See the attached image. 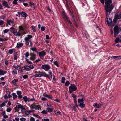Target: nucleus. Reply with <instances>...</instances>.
Listing matches in <instances>:
<instances>
[{"instance_id": "nucleus-56", "label": "nucleus", "mask_w": 121, "mask_h": 121, "mask_svg": "<svg viewBox=\"0 0 121 121\" xmlns=\"http://www.w3.org/2000/svg\"><path fill=\"white\" fill-rule=\"evenodd\" d=\"M29 55V54L28 52H26L25 54L26 57H27Z\"/></svg>"}, {"instance_id": "nucleus-11", "label": "nucleus", "mask_w": 121, "mask_h": 121, "mask_svg": "<svg viewBox=\"0 0 121 121\" xmlns=\"http://www.w3.org/2000/svg\"><path fill=\"white\" fill-rule=\"evenodd\" d=\"M30 56H31L30 59L31 60H33L36 58V55L33 53H30Z\"/></svg>"}, {"instance_id": "nucleus-30", "label": "nucleus", "mask_w": 121, "mask_h": 121, "mask_svg": "<svg viewBox=\"0 0 121 121\" xmlns=\"http://www.w3.org/2000/svg\"><path fill=\"white\" fill-rule=\"evenodd\" d=\"M23 108L21 109V112L22 113H25V112H26V110L25 109V108L24 107H23Z\"/></svg>"}, {"instance_id": "nucleus-5", "label": "nucleus", "mask_w": 121, "mask_h": 121, "mask_svg": "<svg viewBox=\"0 0 121 121\" xmlns=\"http://www.w3.org/2000/svg\"><path fill=\"white\" fill-rule=\"evenodd\" d=\"M69 90L70 92L72 93L73 92L76 90V86L75 85L71 84L69 88Z\"/></svg>"}, {"instance_id": "nucleus-49", "label": "nucleus", "mask_w": 121, "mask_h": 121, "mask_svg": "<svg viewBox=\"0 0 121 121\" xmlns=\"http://www.w3.org/2000/svg\"><path fill=\"white\" fill-rule=\"evenodd\" d=\"M20 66H15V65H13V67L15 69H17L18 68H19V67H20Z\"/></svg>"}, {"instance_id": "nucleus-57", "label": "nucleus", "mask_w": 121, "mask_h": 121, "mask_svg": "<svg viewBox=\"0 0 121 121\" xmlns=\"http://www.w3.org/2000/svg\"><path fill=\"white\" fill-rule=\"evenodd\" d=\"M29 66L30 68V70L31 69H33L34 68V66L32 65H30Z\"/></svg>"}, {"instance_id": "nucleus-7", "label": "nucleus", "mask_w": 121, "mask_h": 121, "mask_svg": "<svg viewBox=\"0 0 121 121\" xmlns=\"http://www.w3.org/2000/svg\"><path fill=\"white\" fill-rule=\"evenodd\" d=\"M114 36L116 37L117 35L118 34L119 29L118 26L117 25H116L114 28Z\"/></svg>"}, {"instance_id": "nucleus-27", "label": "nucleus", "mask_w": 121, "mask_h": 121, "mask_svg": "<svg viewBox=\"0 0 121 121\" xmlns=\"http://www.w3.org/2000/svg\"><path fill=\"white\" fill-rule=\"evenodd\" d=\"M12 95L13 97V99L14 100L17 97V95L16 94L14 93H13L12 94Z\"/></svg>"}, {"instance_id": "nucleus-18", "label": "nucleus", "mask_w": 121, "mask_h": 121, "mask_svg": "<svg viewBox=\"0 0 121 121\" xmlns=\"http://www.w3.org/2000/svg\"><path fill=\"white\" fill-rule=\"evenodd\" d=\"M14 22V20H8L7 21V23L8 24L10 25L11 24L13 23Z\"/></svg>"}, {"instance_id": "nucleus-45", "label": "nucleus", "mask_w": 121, "mask_h": 121, "mask_svg": "<svg viewBox=\"0 0 121 121\" xmlns=\"http://www.w3.org/2000/svg\"><path fill=\"white\" fill-rule=\"evenodd\" d=\"M18 0H14L13 2V3L14 4H17V1Z\"/></svg>"}, {"instance_id": "nucleus-62", "label": "nucleus", "mask_w": 121, "mask_h": 121, "mask_svg": "<svg viewBox=\"0 0 121 121\" xmlns=\"http://www.w3.org/2000/svg\"><path fill=\"white\" fill-rule=\"evenodd\" d=\"M28 76L27 75H25L23 76V78L24 79H26L27 78Z\"/></svg>"}, {"instance_id": "nucleus-1", "label": "nucleus", "mask_w": 121, "mask_h": 121, "mask_svg": "<svg viewBox=\"0 0 121 121\" xmlns=\"http://www.w3.org/2000/svg\"><path fill=\"white\" fill-rule=\"evenodd\" d=\"M105 2V10L106 16H108L113 9V5L112 4V0H104Z\"/></svg>"}, {"instance_id": "nucleus-21", "label": "nucleus", "mask_w": 121, "mask_h": 121, "mask_svg": "<svg viewBox=\"0 0 121 121\" xmlns=\"http://www.w3.org/2000/svg\"><path fill=\"white\" fill-rule=\"evenodd\" d=\"M8 39V38H2L0 37V41L3 42L7 40Z\"/></svg>"}, {"instance_id": "nucleus-10", "label": "nucleus", "mask_w": 121, "mask_h": 121, "mask_svg": "<svg viewBox=\"0 0 121 121\" xmlns=\"http://www.w3.org/2000/svg\"><path fill=\"white\" fill-rule=\"evenodd\" d=\"M24 39L25 41V43L26 45L29 46H32V44L30 40Z\"/></svg>"}, {"instance_id": "nucleus-53", "label": "nucleus", "mask_w": 121, "mask_h": 121, "mask_svg": "<svg viewBox=\"0 0 121 121\" xmlns=\"http://www.w3.org/2000/svg\"><path fill=\"white\" fill-rule=\"evenodd\" d=\"M4 23V22L2 20H0V24L1 25H2Z\"/></svg>"}, {"instance_id": "nucleus-26", "label": "nucleus", "mask_w": 121, "mask_h": 121, "mask_svg": "<svg viewBox=\"0 0 121 121\" xmlns=\"http://www.w3.org/2000/svg\"><path fill=\"white\" fill-rule=\"evenodd\" d=\"M79 105L81 108H84L85 106V104L83 103H81L79 104Z\"/></svg>"}, {"instance_id": "nucleus-59", "label": "nucleus", "mask_w": 121, "mask_h": 121, "mask_svg": "<svg viewBox=\"0 0 121 121\" xmlns=\"http://www.w3.org/2000/svg\"><path fill=\"white\" fill-rule=\"evenodd\" d=\"M54 64L55 65L57 66L58 67V62L57 61H55L54 62Z\"/></svg>"}, {"instance_id": "nucleus-51", "label": "nucleus", "mask_w": 121, "mask_h": 121, "mask_svg": "<svg viewBox=\"0 0 121 121\" xmlns=\"http://www.w3.org/2000/svg\"><path fill=\"white\" fill-rule=\"evenodd\" d=\"M41 113L44 114H46L47 113V111L45 110H43L41 112Z\"/></svg>"}, {"instance_id": "nucleus-16", "label": "nucleus", "mask_w": 121, "mask_h": 121, "mask_svg": "<svg viewBox=\"0 0 121 121\" xmlns=\"http://www.w3.org/2000/svg\"><path fill=\"white\" fill-rule=\"evenodd\" d=\"M23 43H22L20 42H18L17 44V47L19 48L22 46L23 45Z\"/></svg>"}, {"instance_id": "nucleus-42", "label": "nucleus", "mask_w": 121, "mask_h": 121, "mask_svg": "<svg viewBox=\"0 0 121 121\" xmlns=\"http://www.w3.org/2000/svg\"><path fill=\"white\" fill-rule=\"evenodd\" d=\"M55 113L56 115L60 114V112L59 111H57L55 112Z\"/></svg>"}, {"instance_id": "nucleus-37", "label": "nucleus", "mask_w": 121, "mask_h": 121, "mask_svg": "<svg viewBox=\"0 0 121 121\" xmlns=\"http://www.w3.org/2000/svg\"><path fill=\"white\" fill-rule=\"evenodd\" d=\"M36 109H37L38 110H40L41 107L39 105H37L36 107Z\"/></svg>"}, {"instance_id": "nucleus-19", "label": "nucleus", "mask_w": 121, "mask_h": 121, "mask_svg": "<svg viewBox=\"0 0 121 121\" xmlns=\"http://www.w3.org/2000/svg\"><path fill=\"white\" fill-rule=\"evenodd\" d=\"M6 72L0 69V75H4L6 73Z\"/></svg>"}, {"instance_id": "nucleus-33", "label": "nucleus", "mask_w": 121, "mask_h": 121, "mask_svg": "<svg viewBox=\"0 0 121 121\" xmlns=\"http://www.w3.org/2000/svg\"><path fill=\"white\" fill-rule=\"evenodd\" d=\"M23 70L22 69L21 67H19V69L18 70V71L19 73H22L23 72Z\"/></svg>"}, {"instance_id": "nucleus-14", "label": "nucleus", "mask_w": 121, "mask_h": 121, "mask_svg": "<svg viewBox=\"0 0 121 121\" xmlns=\"http://www.w3.org/2000/svg\"><path fill=\"white\" fill-rule=\"evenodd\" d=\"M45 55V53L44 51L40 52L39 53V56L40 57L44 56Z\"/></svg>"}, {"instance_id": "nucleus-15", "label": "nucleus", "mask_w": 121, "mask_h": 121, "mask_svg": "<svg viewBox=\"0 0 121 121\" xmlns=\"http://www.w3.org/2000/svg\"><path fill=\"white\" fill-rule=\"evenodd\" d=\"M16 93L18 95V97L20 98H22V95H21V92L19 91H17Z\"/></svg>"}, {"instance_id": "nucleus-20", "label": "nucleus", "mask_w": 121, "mask_h": 121, "mask_svg": "<svg viewBox=\"0 0 121 121\" xmlns=\"http://www.w3.org/2000/svg\"><path fill=\"white\" fill-rule=\"evenodd\" d=\"M78 101L79 104L81 103H83L84 102L83 98L78 99Z\"/></svg>"}, {"instance_id": "nucleus-13", "label": "nucleus", "mask_w": 121, "mask_h": 121, "mask_svg": "<svg viewBox=\"0 0 121 121\" xmlns=\"http://www.w3.org/2000/svg\"><path fill=\"white\" fill-rule=\"evenodd\" d=\"M13 34L14 35L16 36H21V34L19 32H17V30H16L14 31Z\"/></svg>"}, {"instance_id": "nucleus-4", "label": "nucleus", "mask_w": 121, "mask_h": 121, "mask_svg": "<svg viewBox=\"0 0 121 121\" xmlns=\"http://www.w3.org/2000/svg\"><path fill=\"white\" fill-rule=\"evenodd\" d=\"M107 22L108 26H110L111 27H113L115 25V23H112V20L110 18H108L107 20Z\"/></svg>"}, {"instance_id": "nucleus-8", "label": "nucleus", "mask_w": 121, "mask_h": 121, "mask_svg": "<svg viewBox=\"0 0 121 121\" xmlns=\"http://www.w3.org/2000/svg\"><path fill=\"white\" fill-rule=\"evenodd\" d=\"M103 104V102H101L98 104L97 103H94L93 104V106L95 108H99Z\"/></svg>"}, {"instance_id": "nucleus-55", "label": "nucleus", "mask_w": 121, "mask_h": 121, "mask_svg": "<svg viewBox=\"0 0 121 121\" xmlns=\"http://www.w3.org/2000/svg\"><path fill=\"white\" fill-rule=\"evenodd\" d=\"M30 121H35V118L33 117L30 118Z\"/></svg>"}, {"instance_id": "nucleus-40", "label": "nucleus", "mask_w": 121, "mask_h": 121, "mask_svg": "<svg viewBox=\"0 0 121 121\" xmlns=\"http://www.w3.org/2000/svg\"><path fill=\"white\" fill-rule=\"evenodd\" d=\"M70 83L69 81H67L65 83V85L66 86H68L70 84Z\"/></svg>"}, {"instance_id": "nucleus-34", "label": "nucleus", "mask_w": 121, "mask_h": 121, "mask_svg": "<svg viewBox=\"0 0 121 121\" xmlns=\"http://www.w3.org/2000/svg\"><path fill=\"white\" fill-rule=\"evenodd\" d=\"M11 29V32H13V33H14V31L16 30V29H15L13 27H11L10 28Z\"/></svg>"}, {"instance_id": "nucleus-60", "label": "nucleus", "mask_w": 121, "mask_h": 121, "mask_svg": "<svg viewBox=\"0 0 121 121\" xmlns=\"http://www.w3.org/2000/svg\"><path fill=\"white\" fill-rule=\"evenodd\" d=\"M26 60L27 61V62H28V63H29V64H31L32 63L31 62L29 61L28 60V59H26Z\"/></svg>"}, {"instance_id": "nucleus-36", "label": "nucleus", "mask_w": 121, "mask_h": 121, "mask_svg": "<svg viewBox=\"0 0 121 121\" xmlns=\"http://www.w3.org/2000/svg\"><path fill=\"white\" fill-rule=\"evenodd\" d=\"M19 29L20 30L22 31H24V29L23 28L22 26H19Z\"/></svg>"}, {"instance_id": "nucleus-3", "label": "nucleus", "mask_w": 121, "mask_h": 121, "mask_svg": "<svg viewBox=\"0 0 121 121\" xmlns=\"http://www.w3.org/2000/svg\"><path fill=\"white\" fill-rule=\"evenodd\" d=\"M62 14L65 20L66 21H67L68 23L70 24H71L72 22L70 21V20L68 18L64 11H62Z\"/></svg>"}, {"instance_id": "nucleus-12", "label": "nucleus", "mask_w": 121, "mask_h": 121, "mask_svg": "<svg viewBox=\"0 0 121 121\" xmlns=\"http://www.w3.org/2000/svg\"><path fill=\"white\" fill-rule=\"evenodd\" d=\"M18 14L22 16L23 17H24L26 18L27 16V14L25 12H22L21 13L19 12H18Z\"/></svg>"}, {"instance_id": "nucleus-23", "label": "nucleus", "mask_w": 121, "mask_h": 121, "mask_svg": "<svg viewBox=\"0 0 121 121\" xmlns=\"http://www.w3.org/2000/svg\"><path fill=\"white\" fill-rule=\"evenodd\" d=\"M18 80L17 79H15L13 80L12 81V83L14 85L16 86L17 85L16 82Z\"/></svg>"}, {"instance_id": "nucleus-44", "label": "nucleus", "mask_w": 121, "mask_h": 121, "mask_svg": "<svg viewBox=\"0 0 121 121\" xmlns=\"http://www.w3.org/2000/svg\"><path fill=\"white\" fill-rule=\"evenodd\" d=\"M9 31V30L8 29H6L3 30V32L4 33H8Z\"/></svg>"}, {"instance_id": "nucleus-9", "label": "nucleus", "mask_w": 121, "mask_h": 121, "mask_svg": "<svg viewBox=\"0 0 121 121\" xmlns=\"http://www.w3.org/2000/svg\"><path fill=\"white\" fill-rule=\"evenodd\" d=\"M24 107L23 105H21L19 103H17L16 106L15 108V110L17 112H18L19 111L18 108H20L21 109L23 108Z\"/></svg>"}, {"instance_id": "nucleus-38", "label": "nucleus", "mask_w": 121, "mask_h": 121, "mask_svg": "<svg viewBox=\"0 0 121 121\" xmlns=\"http://www.w3.org/2000/svg\"><path fill=\"white\" fill-rule=\"evenodd\" d=\"M13 49H10L9 50L8 52L10 54H12L13 52Z\"/></svg>"}, {"instance_id": "nucleus-63", "label": "nucleus", "mask_w": 121, "mask_h": 121, "mask_svg": "<svg viewBox=\"0 0 121 121\" xmlns=\"http://www.w3.org/2000/svg\"><path fill=\"white\" fill-rule=\"evenodd\" d=\"M41 99L42 100L44 101H45L47 100V99L44 97L42 98Z\"/></svg>"}, {"instance_id": "nucleus-61", "label": "nucleus", "mask_w": 121, "mask_h": 121, "mask_svg": "<svg viewBox=\"0 0 121 121\" xmlns=\"http://www.w3.org/2000/svg\"><path fill=\"white\" fill-rule=\"evenodd\" d=\"M11 110V109L10 108H7L6 111L8 112H10Z\"/></svg>"}, {"instance_id": "nucleus-50", "label": "nucleus", "mask_w": 121, "mask_h": 121, "mask_svg": "<svg viewBox=\"0 0 121 121\" xmlns=\"http://www.w3.org/2000/svg\"><path fill=\"white\" fill-rule=\"evenodd\" d=\"M20 119L21 121H25L26 120V119L24 118L21 117Z\"/></svg>"}, {"instance_id": "nucleus-2", "label": "nucleus", "mask_w": 121, "mask_h": 121, "mask_svg": "<svg viewBox=\"0 0 121 121\" xmlns=\"http://www.w3.org/2000/svg\"><path fill=\"white\" fill-rule=\"evenodd\" d=\"M121 19V13H116L115 15V17L113 19L114 22L115 23L118 19Z\"/></svg>"}, {"instance_id": "nucleus-29", "label": "nucleus", "mask_w": 121, "mask_h": 121, "mask_svg": "<svg viewBox=\"0 0 121 121\" xmlns=\"http://www.w3.org/2000/svg\"><path fill=\"white\" fill-rule=\"evenodd\" d=\"M28 98H27V96H26L24 97L23 98V99L24 100V101L25 102H27L28 101Z\"/></svg>"}, {"instance_id": "nucleus-46", "label": "nucleus", "mask_w": 121, "mask_h": 121, "mask_svg": "<svg viewBox=\"0 0 121 121\" xmlns=\"http://www.w3.org/2000/svg\"><path fill=\"white\" fill-rule=\"evenodd\" d=\"M72 96L74 98V102H75L76 101L75 100V97H76V95H75L73 94H72Z\"/></svg>"}, {"instance_id": "nucleus-41", "label": "nucleus", "mask_w": 121, "mask_h": 121, "mask_svg": "<svg viewBox=\"0 0 121 121\" xmlns=\"http://www.w3.org/2000/svg\"><path fill=\"white\" fill-rule=\"evenodd\" d=\"M31 27L32 29L33 30L34 32H35L36 31L35 28L33 26H32Z\"/></svg>"}, {"instance_id": "nucleus-58", "label": "nucleus", "mask_w": 121, "mask_h": 121, "mask_svg": "<svg viewBox=\"0 0 121 121\" xmlns=\"http://www.w3.org/2000/svg\"><path fill=\"white\" fill-rule=\"evenodd\" d=\"M116 59H120L121 58V56H116Z\"/></svg>"}, {"instance_id": "nucleus-32", "label": "nucleus", "mask_w": 121, "mask_h": 121, "mask_svg": "<svg viewBox=\"0 0 121 121\" xmlns=\"http://www.w3.org/2000/svg\"><path fill=\"white\" fill-rule=\"evenodd\" d=\"M12 73L13 75H14L15 74H17V71L15 69L13 70L12 71Z\"/></svg>"}, {"instance_id": "nucleus-39", "label": "nucleus", "mask_w": 121, "mask_h": 121, "mask_svg": "<svg viewBox=\"0 0 121 121\" xmlns=\"http://www.w3.org/2000/svg\"><path fill=\"white\" fill-rule=\"evenodd\" d=\"M31 49L33 51L36 52L37 49L35 47H33L31 48Z\"/></svg>"}, {"instance_id": "nucleus-47", "label": "nucleus", "mask_w": 121, "mask_h": 121, "mask_svg": "<svg viewBox=\"0 0 121 121\" xmlns=\"http://www.w3.org/2000/svg\"><path fill=\"white\" fill-rule=\"evenodd\" d=\"M5 102H3L0 105V106L1 107H2L5 106Z\"/></svg>"}, {"instance_id": "nucleus-43", "label": "nucleus", "mask_w": 121, "mask_h": 121, "mask_svg": "<svg viewBox=\"0 0 121 121\" xmlns=\"http://www.w3.org/2000/svg\"><path fill=\"white\" fill-rule=\"evenodd\" d=\"M115 42L116 43H117L119 41V38H117L115 39Z\"/></svg>"}, {"instance_id": "nucleus-6", "label": "nucleus", "mask_w": 121, "mask_h": 121, "mask_svg": "<svg viewBox=\"0 0 121 121\" xmlns=\"http://www.w3.org/2000/svg\"><path fill=\"white\" fill-rule=\"evenodd\" d=\"M41 68L42 69L46 71H48L51 68L50 66L47 64L42 65Z\"/></svg>"}, {"instance_id": "nucleus-28", "label": "nucleus", "mask_w": 121, "mask_h": 121, "mask_svg": "<svg viewBox=\"0 0 121 121\" xmlns=\"http://www.w3.org/2000/svg\"><path fill=\"white\" fill-rule=\"evenodd\" d=\"M41 74H42V76H43L44 77H46L47 76H48V75L46 74L45 72L42 71Z\"/></svg>"}, {"instance_id": "nucleus-64", "label": "nucleus", "mask_w": 121, "mask_h": 121, "mask_svg": "<svg viewBox=\"0 0 121 121\" xmlns=\"http://www.w3.org/2000/svg\"><path fill=\"white\" fill-rule=\"evenodd\" d=\"M37 77H40L41 76H42V74H37Z\"/></svg>"}, {"instance_id": "nucleus-31", "label": "nucleus", "mask_w": 121, "mask_h": 121, "mask_svg": "<svg viewBox=\"0 0 121 121\" xmlns=\"http://www.w3.org/2000/svg\"><path fill=\"white\" fill-rule=\"evenodd\" d=\"M37 105H35L34 104H32L31 106L30 107L32 109H36V107Z\"/></svg>"}, {"instance_id": "nucleus-17", "label": "nucleus", "mask_w": 121, "mask_h": 121, "mask_svg": "<svg viewBox=\"0 0 121 121\" xmlns=\"http://www.w3.org/2000/svg\"><path fill=\"white\" fill-rule=\"evenodd\" d=\"M2 5L8 8H10V7L8 5L6 1H4L2 3Z\"/></svg>"}, {"instance_id": "nucleus-24", "label": "nucleus", "mask_w": 121, "mask_h": 121, "mask_svg": "<svg viewBox=\"0 0 121 121\" xmlns=\"http://www.w3.org/2000/svg\"><path fill=\"white\" fill-rule=\"evenodd\" d=\"M32 37V36L31 35H28L27 37H26L25 39H28L29 40H30V39Z\"/></svg>"}, {"instance_id": "nucleus-35", "label": "nucleus", "mask_w": 121, "mask_h": 121, "mask_svg": "<svg viewBox=\"0 0 121 121\" xmlns=\"http://www.w3.org/2000/svg\"><path fill=\"white\" fill-rule=\"evenodd\" d=\"M31 6L32 7V8H33V9H35V5L34 4V3H31Z\"/></svg>"}, {"instance_id": "nucleus-52", "label": "nucleus", "mask_w": 121, "mask_h": 121, "mask_svg": "<svg viewBox=\"0 0 121 121\" xmlns=\"http://www.w3.org/2000/svg\"><path fill=\"white\" fill-rule=\"evenodd\" d=\"M17 54H16L14 55V59L15 60H17Z\"/></svg>"}, {"instance_id": "nucleus-54", "label": "nucleus", "mask_w": 121, "mask_h": 121, "mask_svg": "<svg viewBox=\"0 0 121 121\" xmlns=\"http://www.w3.org/2000/svg\"><path fill=\"white\" fill-rule=\"evenodd\" d=\"M41 30L42 31H44L45 30V27L44 26L42 27L41 28Z\"/></svg>"}, {"instance_id": "nucleus-48", "label": "nucleus", "mask_w": 121, "mask_h": 121, "mask_svg": "<svg viewBox=\"0 0 121 121\" xmlns=\"http://www.w3.org/2000/svg\"><path fill=\"white\" fill-rule=\"evenodd\" d=\"M65 78L64 77H63L62 78L61 82L63 83H64L65 82Z\"/></svg>"}, {"instance_id": "nucleus-25", "label": "nucleus", "mask_w": 121, "mask_h": 121, "mask_svg": "<svg viewBox=\"0 0 121 121\" xmlns=\"http://www.w3.org/2000/svg\"><path fill=\"white\" fill-rule=\"evenodd\" d=\"M24 69L26 71H29L30 70V68L29 66H25L24 67Z\"/></svg>"}, {"instance_id": "nucleus-22", "label": "nucleus", "mask_w": 121, "mask_h": 121, "mask_svg": "<svg viewBox=\"0 0 121 121\" xmlns=\"http://www.w3.org/2000/svg\"><path fill=\"white\" fill-rule=\"evenodd\" d=\"M46 109L48 112H50L52 111L53 108H50L49 107H48Z\"/></svg>"}]
</instances>
